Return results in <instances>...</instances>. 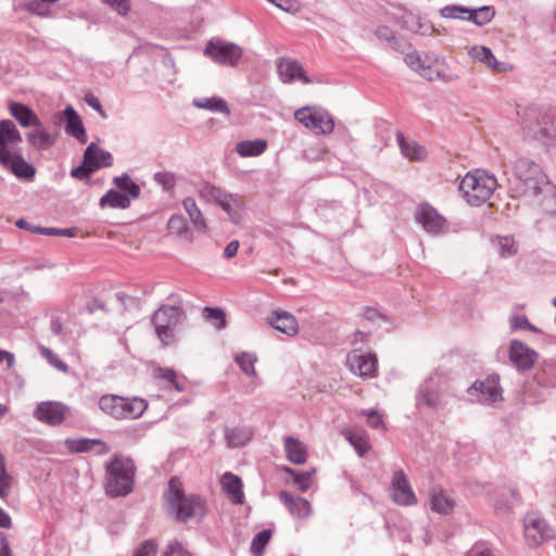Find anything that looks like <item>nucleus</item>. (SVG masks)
<instances>
[{"label": "nucleus", "mask_w": 556, "mask_h": 556, "mask_svg": "<svg viewBox=\"0 0 556 556\" xmlns=\"http://www.w3.org/2000/svg\"><path fill=\"white\" fill-rule=\"evenodd\" d=\"M22 135L11 119L0 121V165L20 179H31L35 167L25 161L20 144Z\"/></svg>", "instance_id": "1"}, {"label": "nucleus", "mask_w": 556, "mask_h": 556, "mask_svg": "<svg viewBox=\"0 0 556 556\" xmlns=\"http://www.w3.org/2000/svg\"><path fill=\"white\" fill-rule=\"evenodd\" d=\"M521 130L526 139L556 151V109L549 105L528 106L521 116Z\"/></svg>", "instance_id": "2"}, {"label": "nucleus", "mask_w": 556, "mask_h": 556, "mask_svg": "<svg viewBox=\"0 0 556 556\" xmlns=\"http://www.w3.org/2000/svg\"><path fill=\"white\" fill-rule=\"evenodd\" d=\"M541 176L510 180L511 197L522 199L526 203L540 207L544 213L556 214V186L543 169Z\"/></svg>", "instance_id": "3"}, {"label": "nucleus", "mask_w": 556, "mask_h": 556, "mask_svg": "<svg viewBox=\"0 0 556 556\" xmlns=\"http://www.w3.org/2000/svg\"><path fill=\"white\" fill-rule=\"evenodd\" d=\"M164 497L168 514L174 515L178 521L187 522L193 518L202 520L205 516V503L202 497L197 494H186L180 481L175 477L170 478Z\"/></svg>", "instance_id": "4"}, {"label": "nucleus", "mask_w": 556, "mask_h": 556, "mask_svg": "<svg viewBox=\"0 0 556 556\" xmlns=\"http://www.w3.org/2000/svg\"><path fill=\"white\" fill-rule=\"evenodd\" d=\"M136 466L130 457L115 454L105 464V492L111 497L130 494L135 485Z\"/></svg>", "instance_id": "5"}, {"label": "nucleus", "mask_w": 556, "mask_h": 556, "mask_svg": "<svg viewBox=\"0 0 556 556\" xmlns=\"http://www.w3.org/2000/svg\"><path fill=\"white\" fill-rule=\"evenodd\" d=\"M496 186L497 181L494 176L477 169L463 177L459 191L468 204L479 206L491 198Z\"/></svg>", "instance_id": "6"}, {"label": "nucleus", "mask_w": 556, "mask_h": 556, "mask_svg": "<svg viewBox=\"0 0 556 556\" xmlns=\"http://www.w3.org/2000/svg\"><path fill=\"white\" fill-rule=\"evenodd\" d=\"M100 409L112 417H141L148 408L142 397H123L115 394H105L99 400Z\"/></svg>", "instance_id": "7"}, {"label": "nucleus", "mask_w": 556, "mask_h": 556, "mask_svg": "<svg viewBox=\"0 0 556 556\" xmlns=\"http://www.w3.org/2000/svg\"><path fill=\"white\" fill-rule=\"evenodd\" d=\"M295 119L317 135H328L333 131L334 122L326 110L315 106H304L295 111Z\"/></svg>", "instance_id": "8"}, {"label": "nucleus", "mask_w": 556, "mask_h": 556, "mask_svg": "<svg viewBox=\"0 0 556 556\" xmlns=\"http://www.w3.org/2000/svg\"><path fill=\"white\" fill-rule=\"evenodd\" d=\"M404 61L407 66L428 80L444 78L443 60L435 54H425L422 58L416 50H413L405 54Z\"/></svg>", "instance_id": "9"}, {"label": "nucleus", "mask_w": 556, "mask_h": 556, "mask_svg": "<svg viewBox=\"0 0 556 556\" xmlns=\"http://www.w3.org/2000/svg\"><path fill=\"white\" fill-rule=\"evenodd\" d=\"M181 311L177 306H162L155 311L152 321L160 340L169 344L175 339V330L180 321Z\"/></svg>", "instance_id": "10"}, {"label": "nucleus", "mask_w": 556, "mask_h": 556, "mask_svg": "<svg viewBox=\"0 0 556 556\" xmlns=\"http://www.w3.org/2000/svg\"><path fill=\"white\" fill-rule=\"evenodd\" d=\"M204 55L214 62L225 66H237L243 55L240 46L223 40L208 41L204 49Z\"/></svg>", "instance_id": "11"}, {"label": "nucleus", "mask_w": 556, "mask_h": 556, "mask_svg": "<svg viewBox=\"0 0 556 556\" xmlns=\"http://www.w3.org/2000/svg\"><path fill=\"white\" fill-rule=\"evenodd\" d=\"M415 219L424 230L432 236L447 231V220L429 203H420L415 211Z\"/></svg>", "instance_id": "12"}, {"label": "nucleus", "mask_w": 556, "mask_h": 556, "mask_svg": "<svg viewBox=\"0 0 556 556\" xmlns=\"http://www.w3.org/2000/svg\"><path fill=\"white\" fill-rule=\"evenodd\" d=\"M472 402L481 404H493L502 400V389L500 387L498 376L492 375L481 381H476L467 390Z\"/></svg>", "instance_id": "13"}, {"label": "nucleus", "mask_w": 556, "mask_h": 556, "mask_svg": "<svg viewBox=\"0 0 556 556\" xmlns=\"http://www.w3.org/2000/svg\"><path fill=\"white\" fill-rule=\"evenodd\" d=\"M445 404L443 395L440 393L439 383L430 377L426 379L418 388L416 395V405L419 408L428 407L432 410H438Z\"/></svg>", "instance_id": "14"}, {"label": "nucleus", "mask_w": 556, "mask_h": 556, "mask_svg": "<svg viewBox=\"0 0 556 556\" xmlns=\"http://www.w3.org/2000/svg\"><path fill=\"white\" fill-rule=\"evenodd\" d=\"M346 365L354 375L362 378L374 377L377 371V357L371 353L353 351L348 354Z\"/></svg>", "instance_id": "15"}, {"label": "nucleus", "mask_w": 556, "mask_h": 556, "mask_svg": "<svg viewBox=\"0 0 556 556\" xmlns=\"http://www.w3.org/2000/svg\"><path fill=\"white\" fill-rule=\"evenodd\" d=\"M391 493L393 501L399 505L410 506L417 503V497L402 469L393 472Z\"/></svg>", "instance_id": "16"}, {"label": "nucleus", "mask_w": 556, "mask_h": 556, "mask_svg": "<svg viewBox=\"0 0 556 556\" xmlns=\"http://www.w3.org/2000/svg\"><path fill=\"white\" fill-rule=\"evenodd\" d=\"M539 354L519 340H513L509 344V359L519 370H529L533 367Z\"/></svg>", "instance_id": "17"}, {"label": "nucleus", "mask_w": 556, "mask_h": 556, "mask_svg": "<svg viewBox=\"0 0 556 556\" xmlns=\"http://www.w3.org/2000/svg\"><path fill=\"white\" fill-rule=\"evenodd\" d=\"M525 538L530 546H538L549 538L546 522L535 514H528L525 518Z\"/></svg>", "instance_id": "18"}, {"label": "nucleus", "mask_w": 556, "mask_h": 556, "mask_svg": "<svg viewBox=\"0 0 556 556\" xmlns=\"http://www.w3.org/2000/svg\"><path fill=\"white\" fill-rule=\"evenodd\" d=\"M340 434L354 447L359 457H364L370 450L371 443L367 431L358 427H345Z\"/></svg>", "instance_id": "19"}, {"label": "nucleus", "mask_w": 556, "mask_h": 556, "mask_svg": "<svg viewBox=\"0 0 556 556\" xmlns=\"http://www.w3.org/2000/svg\"><path fill=\"white\" fill-rule=\"evenodd\" d=\"M278 75L282 83L290 84L295 79L302 80L304 84H309L312 80L304 73L299 62L291 59L281 58L277 63Z\"/></svg>", "instance_id": "20"}, {"label": "nucleus", "mask_w": 556, "mask_h": 556, "mask_svg": "<svg viewBox=\"0 0 556 556\" xmlns=\"http://www.w3.org/2000/svg\"><path fill=\"white\" fill-rule=\"evenodd\" d=\"M469 55L475 61L485 64L489 68L497 73H507L513 70L510 64L497 61L492 50L485 46H473L469 51Z\"/></svg>", "instance_id": "21"}, {"label": "nucleus", "mask_w": 556, "mask_h": 556, "mask_svg": "<svg viewBox=\"0 0 556 556\" xmlns=\"http://www.w3.org/2000/svg\"><path fill=\"white\" fill-rule=\"evenodd\" d=\"M278 496L293 517L302 519L311 515L312 507L307 500L294 496L287 491H280Z\"/></svg>", "instance_id": "22"}, {"label": "nucleus", "mask_w": 556, "mask_h": 556, "mask_svg": "<svg viewBox=\"0 0 556 556\" xmlns=\"http://www.w3.org/2000/svg\"><path fill=\"white\" fill-rule=\"evenodd\" d=\"M220 484L223 491L227 497L237 505H241L244 502L243 483L242 480L232 472H225L220 478Z\"/></svg>", "instance_id": "23"}, {"label": "nucleus", "mask_w": 556, "mask_h": 556, "mask_svg": "<svg viewBox=\"0 0 556 556\" xmlns=\"http://www.w3.org/2000/svg\"><path fill=\"white\" fill-rule=\"evenodd\" d=\"M268 324L288 337H293L299 331V325L295 317L285 311L274 312L268 320Z\"/></svg>", "instance_id": "24"}, {"label": "nucleus", "mask_w": 556, "mask_h": 556, "mask_svg": "<svg viewBox=\"0 0 556 556\" xmlns=\"http://www.w3.org/2000/svg\"><path fill=\"white\" fill-rule=\"evenodd\" d=\"M8 109L10 114L18 122L22 127L41 126L39 117L28 105L12 101L9 103Z\"/></svg>", "instance_id": "25"}, {"label": "nucleus", "mask_w": 556, "mask_h": 556, "mask_svg": "<svg viewBox=\"0 0 556 556\" xmlns=\"http://www.w3.org/2000/svg\"><path fill=\"white\" fill-rule=\"evenodd\" d=\"M514 177L511 180H522L532 178L533 175L541 176L542 166L532 159L519 156L513 164Z\"/></svg>", "instance_id": "26"}, {"label": "nucleus", "mask_w": 556, "mask_h": 556, "mask_svg": "<svg viewBox=\"0 0 556 556\" xmlns=\"http://www.w3.org/2000/svg\"><path fill=\"white\" fill-rule=\"evenodd\" d=\"M63 113H64V116L66 119V126H65L66 134L73 136L81 143L87 142L86 129L84 127V124H83L79 115L74 110V108L70 104L65 108Z\"/></svg>", "instance_id": "27"}, {"label": "nucleus", "mask_w": 556, "mask_h": 556, "mask_svg": "<svg viewBox=\"0 0 556 556\" xmlns=\"http://www.w3.org/2000/svg\"><path fill=\"white\" fill-rule=\"evenodd\" d=\"M283 446L287 458L296 465H302L307 459V448L303 442L292 435L285 437Z\"/></svg>", "instance_id": "28"}, {"label": "nucleus", "mask_w": 556, "mask_h": 556, "mask_svg": "<svg viewBox=\"0 0 556 556\" xmlns=\"http://www.w3.org/2000/svg\"><path fill=\"white\" fill-rule=\"evenodd\" d=\"M254 434L251 427L238 425L225 428V438L230 447H241L249 443Z\"/></svg>", "instance_id": "29"}, {"label": "nucleus", "mask_w": 556, "mask_h": 556, "mask_svg": "<svg viewBox=\"0 0 556 556\" xmlns=\"http://www.w3.org/2000/svg\"><path fill=\"white\" fill-rule=\"evenodd\" d=\"M534 381L544 388L556 387V361H544L534 375Z\"/></svg>", "instance_id": "30"}, {"label": "nucleus", "mask_w": 556, "mask_h": 556, "mask_svg": "<svg viewBox=\"0 0 556 556\" xmlns=\"http://www.w3.org/2000/svg\"><path fill=\"white\" fill-rule=\"evenodd\" d=\"M72 414L71 407L61 402H41L34 412V417H65Z\"/></svg>", "instance_id": "31"}, {"label": "nucleus", "mask_w": 556, "mask_h": 556, "mask_svg": "<svg viewBox=\"0 0 556 556\" xmlns=\"http://www.w3.org/2000/svg\"><path fill=\"white\" fill-rule=\"evenodd\" d=\"M429 505L434 513L450 515L454 510L455 502L443 490H433Z\"/></svg>", "instance_id": "32"}, {"label": "nucleus", "mask_w": 556, "mask_h": 556, "mask_svg": "<svg viewBox=\"0 0 556 556\" xmlns=\"http://www.w3.org/2000/svg\"><path fill=\"white\" fill-rule=\"evenodd\" d=\"M182 205L193 225V228L197 231L205 232L207 229L206 222L195 200L191 197H187L184 199Z\"/></svg>", "instance_id": "33"}, {"label": "nucleus", "mask_w": 556, "mask_h": 556, "mask_svg": "<svg viewBox=\"0 0 556 556\" xmlns=\"http://www.w3.org/2000/svg\"><path fill=\"white\" fill-rule=\"evenodd\" d=\"M267 149L264 139L243 140L236 144L235 151L242 157H253L263 154Z\"/></svg>", "instance_id": "34"}, {"label": "nucleus", "mask_w": 556, "mask_h": 556, "mask_svg": "<svg viewBox=\"0 0 556 556\" xmlns=\"http://www.w3.org/2000/svg\"><path fill=\"white\" fill-rule=\"evenodd\" d=\"M218 205L227 214L231 223L238 224L241 222L244 204L238 194L231 193V199H225Z\"/></svg>", "instance_id": "35"}, {"label": "nucleus", "mask_w": 556, "mask_h": 556, "mask_svg": "<svg viewBox=\"0 0 556 556\" xmlns=\"http://www.w3.org/2000/svg\"><path fill=\"white\" fill-rule=\"evenodd\" d=\"M199 197L205 202H214L217 205L225 199H231V193L211 182H204L199 188Z\"/></svg>", "instance_id": "36"}, {"label": "nucleus", "mask_w": 556, "mask_h": 556, "mask_svg": "<svg viewBox=\"0 0 556 556\" xmlns=\"http://www.w3.org/2000/svg\"><path fill=\"white\" fill-rule=\"evenodd\" d=\"M396 139L401 149L402 154L409 160L420 161L426 156V150L424 147L415 141H407L403 134L399 132Z\"/></svg>", "instance_id": "37"}, {"label": "nucleus", "mask_w": 556, "mask_h": 556, "mask_svg": "<svg viewBox=\"0 0 556 556\" xmlns=\"http://www.w3.org/2000/svg\"><path fill=\"white\" fill-rule=\"evenodd\" d=\"M114 186L123 192L129 200H136L140 197V187L136 184L128 174H123L113 178Z\"/></svg>", "instance_id": "38"}, {"label": "nucleus", "mask_w": 556, "mask_h": 556, "mask_svg": "<svg viewBox=\"0 0 556 556\" xmlns=\"http://www.w3.org/2000/svg\"><path fill=\"white\" fill-rule=\"evenodd\" d=\"M36 128L26 135L29 144L37 150H48L54 144L53 137L41 126Z\"/></svg>", "instance_id": "39"}, {"label": "nucleus", "mask_w": 556, "mask_h": 556, "mask_svg": "<svg viewBox=\"0 0 556 556\" xmlns=\"http://www.w3.org/2000/svg\"><path fill=\"white\" fill-rule=\"evenodd\" d=\"M131 201L129 197H126L122 192L110 189L104 195L101 197L99 205L101 207L110 206L113 208H128L130 206Z\"/></svg>", "instance_id": "40"}, {"label": "nucleus", "mask_w": 556, "mask_h": 556, "mask_svg": "<svg viewBox=\"0 0 556 556\" xmlns=\"http://www.w3.org/2000/svg\"><path fill=\"white\" fill-rule=\"evenodd\" d=\"M93 147H87L84 152V162L78 167H75L71 170V175L78 179H84L88 177L91 173H94L98 170V165L93 163L92 154H93Z\"/></svg>", "instance_id": "41"}, {"label": "nucleus", "mask_w": 556, "mask_h": 556, "mask_svg": "<svg viewBox=\"0 0 556 556\" xmlns=\"http://www.w3.org/2000/svg\"><path fill=\"white\" fill-rule=\"evenodd\" d=\"M66 448L75 454V453H86L91 451L97 445H102L103 442L100 439H88V438H77V439H66L65 440Z\"/></svg>", "instance_id": "42"}, {"label": "nucleus", "mask_w": 556, "mask_h": 556, "mask_svg": "<svg viewBox=\"0 0 556 556\" xmlns=\"http://www.w3.org/2000/svg\"><path fill=\"white\" fill-rule=\"evenodd\" d=\"M283 470L292 477L294 484L300 491L306 492L311 488L315 469L311 471H299L290 467H285Z\"/></svg>", "instance_id": "43"}, {"label": "nucleus", "mask_w": 556, "mask_h": 556, "mask_svg": "<svg viewBox=\"0 0 556 556\" xmlns=\"http://www.w3.org/2000/svg\"><path fill=\"white\" fill-rule=\"evenodd\" d=\"M193 104L200 109H205L211 112H219L225 113L227 115L230 114L228 104L222 98L213 97V98H203L199 100H194Z\"/></svg>", "instance_id": "44"}, {"label": "nucleus", "mask_w": 556, "mask_h": 556, "mask_svg": "<svg viewBox=\"0 0 556 556\" xmlns=\"http://www.w3.org/2000/svg\"><path fill=\"white\" fill-rule=\"evenodd\" d=\"M495 11L492 7L484 5L478 9L470 10L466 16V21H470L476 25L482 26L488 24L494 17Z\"/></svg>", "instance_id": "45"}, {"label": "nucleus", "mask_w": 556, "mask_h": 556, "mask_svg": "<svg viewBox=\"0 0 556 556\" xmlns=\"http://www.w3.org/2000/svg\"><path fill=\"white\" fill-rule=\"evenodd\" d=\"M235 361L239 365L240 369L247 376H250V377L256 376L254 365L257 361V357L254 353L242 352V353L236 355Z\"/></svg>", "instance_id": "46"}, {"label": "nucleus", "mask_w": 556, "mask_h": 556, "mask_svg": "<svg viewBox=\"0 0 556 556\" xmlns=\"http://www.w3.org/2000/svg\"><path fill=\"white\" fill-rule=\"evenodd\" d=\"M493 245L502 257H509L517 253V247L511 237H497L493 240Z\"/></svg>", "instance_id": "47"}, {"label": "nucleus", "mask_w": 556, "mask_h": 556, "mask_svg": "<svg viewBox=\"0 0 556 556\" xmlns=\"http://www.w3.org/2000/svg\"><path fill=\"white\" fill-rule=\"evenodd\" d=\"M420 16L414 15L412 13L406 14L403 17V27L421 35L431 34L433 31V26L430 23H425V29H420Z\"/></svg>", "instance_id": "48"}, {"label": "nucleus", "mask_w": 556, "mask_h": 556, "mask_svg": "<svg viewBox=\"0 0 556 556\" xmlns=\"http://www.w3.org/2000/svg\"><path fill=\"white\" fill-rule=\"evenodd\" d=\"M375 35L378 39L389 42L392 49L404 53L402 43L396 38L394 30L391 29L390 27L386 25L378 26L375 31Z\"/></svg>", "instance_id": "49"}, {"label": "nucleus", "mask_w": 556, "mask_h": 556, "mask_svg": "<svg viewBox=\"0 0 556 556\" xmlns=\"http://www.w3.org/2000/svg\"><path fill=\"white\" fill-rule=\"evenodd\" d=\"M153 377L156 379H162L173 386L178 392L184 390L182 384H180L177 380V374L172 368H163L156 367L153 369Z\"/></svg>", "instance_id": "50"}, {"label": "nucleus", "mask_w": 556, "mask_h": 556, "mask_svg": "<svg viewBox=\"0 0 556 556\" xmlns=\"http://www.w3.org/2000/svg\"><path fill=\"white\" fill-rule=\"evenodd\" d=\"M88 147H93L91 161L98 165V169L112 166L113 156L109 151L100 149L94 142H91Z\"/></svg>", "instance_id": "51"}, {"label": "nucleus", "mask_w": 556, "mask_h": 556, "mask_svg": "<svg viewBox=\"0 0 556 556\" xmlns=\"http://www.w3.org/2000/svg\"><path fill=\"white\" fill-rule=\"evenodd\" d=\"M271 538V531L270 530H262L255 534V536L252 540L251 543V552L254 555H260L265 549L266 545L268 544L269 540Z\"/></svg>", "instance_id": "52"}, {"label": "nucleus", "mask_w": 556, "mask_h": 556, "mask_svg": "<svg viewBox=\"0 0 556 556\" xmlns=\"http://www.w3.org/2000/svg\"><path fill=\"white\" fill-rule=\"evenodd\" d=\"M168 230L176 235H184L188 231L187 220L182 215L174 214L167 223Z\"/></svg>", "instance_id": "53"}, {"label": "nucleus", "mask_w": 556, "mask_h": 556, "mask_svg": "<svg viewBox=\"0 0 556 556\" xmlns=\"http://www.w3.org/2000/svg\"><path fill=\"white\" fill-rule=\"evenodd\" d=\"M206 319L212 321L217 329L226 326L225 313L218 307H205Z\"/></svg>", "instance_id": "54"}, {"label": "nucleus", "mask_w": 556, "mask_h": 556, "mask_svg": "<svg viewBox=\"0 0 556 556\" xmlns=\"http://www.w3.org/2000/svg\"><path fill=\"white\" fill-rule=\"evenodd\" d=\"M154 180L161 185L165 191H170L176 186V176L172 172H157L154 174Z\"/></svg>", "instance_id": "55"}, {"label": "nucleus", "mask_w": 556, "mask_h": 556, "mask_svg": "<svg viewBox=\"0 0 556 556\" xmlns=\"http://www.w3.org/2000/svg\"><path fill=\"white\" fill-rule=\"evenodd\" d=\"M441 15L445 18H460L466 20L469 9L460 5H446L441 9Z\"/></svg>", "instance_id": "56"}, {"label": "nucleus", "mask_w": 556, "mask_h": 556, "mask_svg": "<svg viewBox=\"0 0 556 556\" xmlns=\"http://www.w3.org/2000/svg\"><path fill=\"white\" fill-rule=\"evenodd\" d=\"M34 232L46 236H62L72 238L76 233V228H52V227H35Z\"/></svg>", "instance_id": "57"}, {"label": "nucleus", "mask_w": 556, "mask_h": 556, "mask_svg": "<svg viewBox=\"0 0 556 556\" xmlns=\"http://www.w3.org/2000/svg\"><path fill=\"white\" fill-rule=\"evenodd\" d=\"M466 556H496L493 549L485 542H476L467 552Z\"/></svg>", "instance_id": "58"}, {"label": "nucleus", "mask_w": 556, "mask_h": 556, "mask_svg": "<svg viewBox=\"0 0 556 556\" xmlns=\"http://www.w3.org/2000/svg\"><path fill=\"white\" fill-rule=\"evenodd\" d=\"M157 544L153 540H146L135 551L132 556H156Z\"/></svg>", "instance_id": "59"}, {"label": "nucleus", "mask_w": 556, "mask_h": 556, "mask_svg": "<svg viewBox=\"0 0 556 556\" xmlns=\"http://www.w3.org/2000/svg\"><path fill=\"white\" fill-rule=\"evenodd\" d=\"M163 556H193L185 546L178 542H170L163 554Z\"/></svg>", "instance_id": "60"}, {"label": "nucleus", "mask_w": 556, "mask_h": 556, "mask_svg": "<svg viewBox=\"0 0 556 556\" xmlns=\"http://www.w3.org/2000/svg\"><path fill=\"white\" fill-rule=\"evenodd\" d=\"M103 2L110 5L122 16H126L130 10L129 0H103Z\"/></svg>", "instance_id": "61"}, {"label": "nucleus", "mask_w": 556, "mask_h": 556, "mask_svg": "<svg viewBox=\"0 0 556 556\" xmlns=\"http://www.w3.org/2000/svg\"><path fill=\"white\" fill-rule=\"evenodd\" d=\"M13 477L10 473L0 476V498L5 500L11 491Z\"/></svg>", "instance_id": "62"}, {"label": "nucleus", "mask_w": 556, "mask_h": 556, "mask_svg": "<svg viewBox=\"0 0 556 556\" xmlns=\"http://www.w3.org/2000/svg\"><path fill=\"white\" fill-rule=\"evenodd\" d=\"M509 325L513 330L527 329L529 320L525 315H513L509 317Z\"/></svg>", "instance_id": "63"}, {"label": "nucleus", "mask_w": 556, "mask_h": 556, "mask_svg": "<svg viewBox=\"0 0 556 556\" xmlns=\"http://www.w3.org/2000/svg\"><path fill=\"white\" fill-rule=\"evenodd\" d=\"M147 429H148L147 424L141 422V424H139V425H137V426H135L132 428H127L124 431H125L127 437H129V438H131L134 440H137V439H139V438L144 435Z\"/></svg>", "instance_id": "64"}]
</instances>
